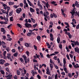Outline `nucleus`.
Listing matches in <instances>:
<instances>
[{"mask_svg":"<svg viewBox=\"0 0 79 79\" xmlns=\"http://www.w3.org/2000/svg\"><path fill=\"white\" fill-rule=\"evenodd\" d=\"M57 77H58V74H56L55 76V79H57L58 78Z\"/></svg>","mask_w":79,"mask_h":79,"instance_id":"46","label":"nucleus"},{"mask_svg":"<svg viewBox=\"0 0 79 79\" xmlns=\"http://www.w3.org/2000/svg\"><path fill=\"white\" fill-rule=\"evenodd\" d=\"M50 64V68H52H52H53V64Z\"/></svg>","mask_w":79,"mask_h":79,"instance_id":"64","label":"nucleus"},{"mask_svg":"<svg viewBox=\"0 0 79 79\" xmlns=\"http://www.w3.org/2000/svg\"><path fill=\"white\" fill-rule=\"evenodd\" d=\"M13 17L12 16L10 18V21H13Z\"/></svg>","mask_w":79,"mask_h":79,"instance_id":"29","label":"nucleus"},{"mask_svg":"<svg viewBox=\"0 0 79 79\" xmlns=\"http://www.w3.org/2000/svg\"><path fill=\"white\" fill-rule=\"evenodd\" d=\"M19 5L20 6L23 7V3H20Z\"/></svg>","mask_w":79,"mask_h":79,"instance_id":"60","label":"nucleus"},{"mask_svg":"<svg viewBox=\"0 0 79 79\" xmlns=\"http://www.w3.org/2000/svg\"><path fill=\"white\" fill-rule=\"evenodd\" d=\"M50 63L51 64L53 63V64H54V63L53 62V61L51 59H50Z\"/></svg>","mask_w":79,"mask_h":79,"instance_id":"58","label":"nucleus"},{"mask_svg":"<svg viewBox=\"0 0 79 79\" xmlns=\"http://www.w3.org/2000/svg\"><path fill=\"white\" fill-rule=\"evenodd\" d=\"M76 5H77V4H76V3H75V4H73V6H73V8H75V6H76Z\"/></svg>","mask_w":79,"mask_h":79,"instance_id":"48","label":"nucleus"},{"mask_svg":"<svg viewBox=\"0 0 79 79\" xmlns=\"http://www.w3.org/2000/svg\"><path fill=\"white\" fill-rule=\"evenodd\" d=\"M13 7L15 9L18 8V6L16 5H15Z\"/></svg>","mask_w":79,"mask_h":79,"instance_id":"56","label":"nucleus"},{"mask_svg":"<svg viewBox=\"0 0 79 79\" xmlns=\"http://www.w3.org/2000/svg\"><path fill=\"white\" fill-rule=\"evenodd\" d=\"M23 50H24L23 48H21L20 49V52H23Z\"/></svg>","mask_w":79,"mask_h":79,"instance_id":"45","label":"nucleus"},{"mask_svg":"<svg viewBox=\"0 0 79 79\" xmlns=\"http://www.w3.org/2000/svg\"><path fill=\"white\" fill-rule=\"evenodd\" d=\"M66 35H68L69 38L71 39L72 38V35H71V33L69 32H68L67 33L65 34Z\"/></svg>","mask_w":79,"mask_h":79,"instance_id":"8","label":"nucleus"},{"mask_svg":"<svg viewBox=\"0 0 79 79\" xmlns=\"http://www.w3.org/2000/svg\"><path fill=\"white\" fill-rule=\"evenodd\" d=\"M29 31L30 32V33H31V35H32V34H34V32L32 31V30H29Z\"/></svg>","mask_w":79,"mask_h":79,"instance_id":"33","label":"nucleus"},{"mask_svg":"<svg viewBox=\"0 0 79 79\" xmlns=\"http://www.w3.org/2000/svg\"><path fill=\"white\" fill-rule=\"evenodd\" d=\"M0 23L1 24H8V23L6 22H3L1 21L0 22Z\"/></svg>","mask_w":79,"mask_h":79,"instance_id":"12","label":"nucleus"},{"mask_svg":"<svg viewBox=\"0 0 79 79\" xmlns=\"http://www.w3.org/2000/svg\"><path fill=\"white\" fill-rule=\"evenodd\" d=\"M50 37H53V34H52V33H50Z\"/></svg>","mask_w":79,"mask_h":79,"instance_id":"59","label":"nucleus"},{"mask_svg":"<svg viewBox=\"0 0 79 79\" xmlns=\"http://www.w3.org/2000/svg\"><path fill=\"white\" fill-rule=\"evenodd\" d=\"M63 63L64 64H66V60H65V59L64 58Z\"/></svg>","mask_w":79,"mask_h":79,"instance_id":"30","label":"nucleus"},{"mask_svg":"<svg viewBox=\"0 0 79 79\" xmlns=\"http://www.w3.org/2000/svg\"><path fill=\"white\" fill-rule=\"evenodd\" d=\"M31 73L33 75V76H34V75H35V71H34V70H32Z\"/></svg>","mask_w":79,"mask_h":79,"instance_id":"19","label":"nucleus"},{"mask_svg":"<svg viewBox=\"0 0 79 79\" xmlns=\"http://www.w3.org/2000/svg\"><path fill=\"white\" fill-rule=\"evenodd\" d=\"M22 15L23 18L26 17V14L25 13L23 14Z\"/></svg>","mask_w":79,"mask_h":79,"instance_id":"51","label":"nucleus"},{"mask_svg":"<svg viewBox=\"0 0 79 79\" xmlns=\"http://www.w3.org/2000/svg\"><path fill=\"white\" fill-rule=\"evenodd\" d=\"M72 21L73 22V23H74L75 24H76L77 23L76 22V20L74 19H73L72 20Z\"/></svg>","mask_w":79,"mask_h":79,"instance_id":"38","label":"nucleus"},{"mask_svg":"<svg viewBox=\"0 0 79 79\" xmlns=\"http://www.w3.org/2000/svg\"><path fill=\"white\" fill-rule=\"evenodd\" d=\"M6 71L8 72V73H10V71L9 70V68H8V67H6Z\"/></svg>","mask_w":79,"mask_h":79,"instance_id":"18","label":"nucleus"},{"mask_svg":"<svg viewBox=\"0 0 79 79\" xmlns=\"http://www.w3.org/2000/svg\"><path fill=\"white\" fill-rule=\"evenodd\" d=\"M3 6H4V8L5 10H6V9H7V11L9 10V11H10V7L8 6H7V5H6V4H4L2 5Z\"/></svg>","mask_w":79,"mask_h":79,"instance_id":"1","label":"nucleus"},{"mask_svg":"<svg viewBox=\"0 0 79 79\" xmlns=\"http://www.w3.org/2000/svg\"><path fill=\"white\" fill-rule=\"evenodd\" d=\"M1 31L3 32V34H5V30L4 29V28H1Z\"/></svg>","mask_w":79,"mask_h":79,"instance_id":"10","label":"nucleus"},{"mask_svg":"<svg viewBox=\"0 0 79 79\" xmlns=\"http://www.w3.org/2000/svg\"><path fill=\"white\" fill-rule=\"evenodd\" d=\"M24 25L26 27H27V28H29V27H32V26L30 23H25Z\"/></svg>","mask_w":79,"mask_h":79,"instance_id":"2","label":"nucleus"},{"mask_svg":"<svg viewBox=\"0 0 79 79\" xmlns=\"http://www.w3.org/2000/svg\"><path fill=\"white\" fill-rule=\"evenodd\" d=\"M2 37L3 38V39H4V40H5V39H6V36H4V35H2Z\"/></svg>","mask_w":79,"mask_h":79,"instance_id":"57","label":"nucleus"},{"mask_svg":"<svg viewBox=\"0 0 79 79\" xmlns=\"http://www.w3.org/2000/svg\"><path fill=\"white\" fill-rule=\"evenodd\" d=\"M6 50L7 51V52H9V51L10 50V48L9 47H7L6 49Z\"/></svg>","mask_w":79,"mask_h":79,"instance_id":"20","label":"nucleus"},{"mask_svg":"<svg viewBox=\"0 0 79 79\" xmlns=\"http://www.w3.org/2000/svg\"><path fill=\"white\" fill-rule=\"evenodd\" d=\"M74 44H75V45H77L78 46L79 45V42H78V41H77L76 42H75Z\"/></svg>","mask_w":79,"mask_h":79,"instance_id":"26","label":"nucleus"},{"mask_svg":"<svg viewBox=\"0 0 79 79\" xmlns=\"http://www.w3.org/2000/svg\"><path fill=\"white\" fill-rule=\"evenodd\" d=\"M12 52L13 53H15V52H16V50L15 49H13L12 50Z\"/></svg>","mask_w":79,"mask_h":79,"instance_id":"50","label":"nucleus"},{"mask_svg":"<svg viewBox=\"0 0 79 79\" xmlns=\"http://www.w3.org/2000/svg\"><path fill=\"white\" fill-rule=\"evenodd\" d=\"M61 11H62V13H63V15H65V14L64 13V12L63 10V9H62V8L61 9Z\"/></svg>","mask_w":79,"mask_h":79,"instance_id":"42","label":"nucleus"},{"mask_svg":"<svg viewBox=\"0 0 79 79\" xmlns=\"http://www.w3.org/2000/svg\"><path fill=\"white\" fill-rule=\"evenodd\" d=\"M74 50L75 52H77V53H79V48L78 47H77L76 48H75Z\"/></svg>","mask_w":79,"mask_h":79,"instance_id":"7","label":"nucleus"},{"mask_svg":"<svg viewBox=\"0 0 79 79\" xmlns=\"http://www.w3.org/2000/svg\"><path fill=\"white\" fill-rule=\"evenodd\" d=\"M17 75H20L21 74V73L20 71H19V70H17Z\"/></svg>","mask_w":79,"mask_h":79,"instance_id":"17","label":"nucleus"},{"mask_svg":"<svg viewBox=\"0 0 79 79\" xmlns=\"http://www.w3.org/2000/svg\"><path fill=\"white\" fill-rule=\"evenodd\" d=\"M66 57L67 58V59H68V60H69V55L68 54H67L66 55Z\"/></svg>","mask_w":79,"mask_h":79,"instance_id":"47","label":"nucleus"},{"mask_svg":"<svg viewBox=\"0 0 79 79\" xmlns=\"http://www.w3.org/2000/svg\"><path fill=\"white\" fill-rule=\"evenodd\" d=\"M19 60L21 63H24V60L22 58H20Z\"/></svg>","mask_w":79,"mask_h":79,"instance_id":"28","label":"nucleus"},{"mask_svg":"<svg viewBox=\"0 0 79 79\" xmlns=\"http://www.w3.org/2000/svg\"><path fill=\"white\" fill-rule=\"evenodd\" d=\"M65 48L67 50V52H69V48H68V47H66Z\"/></svg>","mask_w":79,"mask_h":79,"instance_id":"39","label":"nucleus"},{"mask_svg":"<svg viewBox=\"0 0 79 79\" xmlns=\"http://www.w3.org/2000/svg\"><path fill=\"white\" fill-rule=\"evenodd\" d=\"M0 72L3 75H4V74H5V71H4V70H0Z\"/></svg>","mask_w":79,"mask_h":79,"instance_id":"16","label":"nucleus"},{"mask_svg":"<svg viewBox=\"0 0 79 79\" xmlns=\"http://www.w3.org/2000/svg\"><path fill=\"white\" fill-rule=\"evenodd\" d=\"M19 40L21 41V42H22V41L23 40V38H21Z\"/></svg>","mask_w":79,"mask_h":79,"instance_id":"61","label":"nucleus"},{"mask_svg":"<svg viewBox=\"0 0 79 79\" xmlns=\"http://www.w3.org/2000/svg\"><path fill=\"white\" fill-rule=\"evenodd\" d=\"M26 53L27 56H29V54H30V52H29V51H27L26 52Z\"/></svg>","mask_w":79,"mask_h":79,"instance_id":"21","label":"nucleus"},{"mask_svg":"<svg viewBox=\"0 0 79 79\" xmlns=\"http://www.w3.org/2000/svg\"><path fill=\"white\" fill-rule=\"evenodd\" d=\"M63 31H64L65 32V34H67L68 33V32H67L68 31H70V30L69 29V28H67V29L65 28L64 29Z\"/></svg>","mask_w":79,"mask_h":79,"instance_id":"6","label":"nucleus"},{"mask_svg":"<svg viewBox=\"0 0 79 79\" xmlns=\"http://www.w3.org/2000/svg\"><path fill=\"white\" fill-rule=\"evenodd\" d=\"M2 45H6V44H5V43L4 42V41H2V42H0V45H2Z\"/></svg>","mask_w":79,"mask_h":79,"instance_id":"24","label":"nucleus"},{"mask_svg":"<svg viewBox=\"0 0 79 79\" xmlns=\"http://www.w3.org/2000/svg\"><path fill=\"white\" fill-rule=\"evenodd\" d=\"M37 26V24L36 23L34 25H33V26L34 27V28H35Z\"/></svg>","mask_w":79,"mask_h":79,"instance_id":"35","label":"nucleus"},{"mask_svg":"<svg viewBox=\"0 0 79 79\" xmlns=\"http://www.w3.org/2000/svg\"><path fill=\"white\" fill-rule=\"evenodd\" d=\"M5 66H8L9 65H10V64L9 63H6V64H4Z\"/></svg>","mask_w":79,"mask_h":79,"instance_id":"37","label":"nucleus"},{"mask_svg":"<svg viewBox=\"0 0 79 79\" xmlns=\"http://www.w3.org/2000/svg\"><path fill=\"white\" fill-rule=\"evenodd\" d=\"M16 12L18 14L20 13V12L22 11V9L21 8L17 9L16 10Z\"/></svg>","mask_w":79,"mask_h":79,"instance_id":"3","label":"nucleus"},{"mask_svg":"<svg viewBox=\"0 0 79 79\" xmlns=\"http://www.w3.org/2000/svg\"><path fill=\"white\" fill-rule=\"evenodd\" d=\"M53 16H54V15H53V14H51L50 17L51 18H53Z\"/></svg>","mask_w":79,"mask_h":79,"instance_id":"49","label":"nucleus"},{"mask_svg":"<svg viewBox=\"0 0 79 79\" xmlns=\"http://www.w3.org/2000/svg\"><path fill=\"white\" fill-rule=\"evenodd\" d=\"M13 13V11H12L11 12L9 13V16H12V14Z\"/></svg>","mask_w":79,"mask_h":79,"instance_id":"25","label":"nucleus"},{"mask_svg":"<svg viewBox=\"0 0 79 79\" xmlns=\"http://www.w3.org/2000/svg\"><path fill=\"white\" fill-rule=\"evenodd\" d=\"M17 25L18 26V27H20V28H21V27H22V26H21V25L19 23H17Z\"/></svg>","mask_w":79,"mask_h":79,"instance_id":"32","label":"nucleus"},{"mask_svg":"<svg viewBox=\"0 0 79 79\" xmlns=\"http://www.w3.org/2000/svg\"><path fill=\"white\" fill-rule=\"evenodd\" d=\"M59 35L58 36V37L57 38V43L58 44H60V37H61V35L60 34H59Z\"/></svg>","mask_w":79,"mask_h":79,"instance_id":"5","label":"nucleus"},{"mask_svg":"<svg viewBox=\"0 0 79 79\" xmlns=\"http://www.w3.org/2000/svg\"><path fill=\"white\" fill-rule=\"evenodd\" d=\"M70 57L71 58V59H72L73 58V56L71 54H70L69 55Z\"/></svg>","mask_w":79,"mask_h":79,"instance_id":"55","label":"nucleus"},{"mask_svg":"<svg viewBox=\"0 0 79 79\" xmlns=\"http://www.w3.org/2000/svg\"><path fill=\"white\" fill-rule=\"evenodd\" d=\"M33 62H36V63H37L38 62L37 60L35 59H33Z\"/></svg>","mask_w":79,"mask_h":79,"instance_id":"53","label":"nucleus"},{"mask_svg":"<svg viewBox=\"0 0 79 79\" xmlns=\"http://www.w3.org/2000/svg\"><path fill=\"white\" fill-rule=\"evenodd\" d=\"M30 10L31 12H34V11H35L34 9L33 8H32L31 7H30Z\"/></svg>","mask_w":79,"mask_h":79,"instance_id":"14","label":"nucleus"},{"mask_svg":"<svg viewBox=\"0 0 79 79\" xmlns=\"http://www.w3.org/2000/svg\"><path fill=\"white\" fill-rule=\"evenodd\" d=\"M53 15L54 18H57V16L56 14H55L54 13H53Z\"/></svg>","mask_w":79,"mask_h":79,"instance_id":"43","label":"nucleus"},{"mask_svg":"<svg viewBox=\"0 0 79 79\" xmlns=\"http://www.w3.org/2000/svg\"><path fill=\"white\" fill-rule=\"evenodd\" d=\"M27 36H29V37H30V36H31V32L28 33L27 34Z\"/></svg>","mask_w":79,"mask_h":79,"instance_id":"34","label":"nucleus"},{"mask_svg":"<svg viewBox=\"0 0 79 79\" xmlns=\"http://www.w3.org/2000/svg\"><path fill=\"white\" fill-rule=\"evenodd\" d=\"M37 77L39 79H41V77H40V75H37Z\"/></svg>","mask_w":79,"mask_h":79,"instance_id":"44","label":"nucleus"},{"mask_svg":"<svg viewBox=\"0 0 79 79\" xmlns=\"http://www.w3.org/2000/svg\"><path fill=\"white\" fill-rule=\"evenodd\" d=\"M4 19L6 21H7V22H8V18L6 17V18L5 17H4Z\"/></svg>","mask_w":79,"mask_h":79,"instance_id":"23","label":"nucleus"},{"mask_svg":"<svg viewBox=\"0 0 79 79\" xmlns=\"http://www.w3.org/2000/svg\"><path fill=\"white\" fill-rule=\"evenodd\" d=\"M71 45H72V47H75V45H74V44L73 43H71Z\"/></svg>","mask_w":79,"mask_h":79,"instance_id":"62","label":"nucleus"},{"mask_svg":"<svg viewBox=\"0 0 79 79\" xmlns=\"http://www.w3.org/2000/svg\"><path fill=\"white\" fill-rule=\"evenodd\" d=\"M18 52H16V53H15L14 55L13 56H15V57H16L17 56H18Z\"/></svg>","mask_w":79,"mask_h":79,"instance_id":"13","label":"nucleus"},{"mask_svg":"<svg viewBox=\"0 0 79 79\" xmlns=\"http://www.w3.org/2000/svg\"><path fill=\"white\" fill-rule=\"evenodd\" d=\"M76 29H79V24H78V25L76 26Z\"/></svg>","mask_w":79,"mask_h":79,"instance_id":"63","label":"nucleus"},{"mask_svg":"<svg viewBox=\"0 0 79 79\" xmlns=\"http://www.w3.org/2000/svg\"><path fill=\"white\" fill-rule=\"evenodd\" d=\"M5 60L3 59H0V64H4Z\"/></svg>","mask_w":79,"mask_h":79,"instance_id":"9","label":"nucleus"},{"mask_svg":"<svg viewBox=\"0 0 79 79\" xmlns=\"http://www.w3.org/2000/svg\"><path fill=\"white\" fill-rule=\"evenodd\" d=\"M40 55L41 58H43L44 57V56L43 55V54L41 52H40Z\"/></svg>","mask_w":79,"mask_h":79,"instance_id":"36","label":"nucleus"},{"mask_svg":"<svg viewBox=\"0 0 79 79\" xmlns=\"http://www.w3.org/2000/svg\"><path fill=\"white\" fill-rule=\"evenodd\" d=\"M37 39L38 40V41H40V39H41V37L39 35L37 36L36 37Z\"/></svg>","mask_w":79,"mask_h":79,"instance_id":"11","label":"nucleus"},{"mask_svg":"<svg viewBox=\"0 0 79 79\" xmlns=\"http://www.w3.org/2000/svg\"><path fill=\"white\" fill-rule=\"evenodd\" d=\"M62 44H60L59 45V47L60 48V49H61V50H62Z\"/></svg>","mask_w":79,"mask_h":79,"instance_id":"31","label":"nucleus"},{"mask_svg":"<svg viewBox=\"0 0 79 79\" xmlns=\"http://www.w3.org/2000/svg\"><path fill=\"white\" fill-rule=\"evenodd\" d=\"M9 4L10 5H13L14 4V2H8Z\"/></svg>","mask_w":79,"mask_h":79,"instance_id":"27","label":"nucleus"},{"mask_svg":"<svg viewBox=\"0 0 79 79\" xmlns=\"http://www.w3.org/2000/svg\"><path fill=\"white\" fill-rule=\"evenodd\" d=\"M22 57L23 58V60L25 61V64H27V57H26V55H24Z\"/></svg>","mask_w":79,"mask_h":79,"instance_id":"4","label":"nucleus"},{"mask_svg":"<svg viewBox=\"0 0 79 79\" xmlns=\"http://www.w3.org/2000/svg\"><path fill=\"white\" fill-rule=\"evenodd\" d=\"M31 20L32 21V22L33 23H35V20L33 19V18H31Z\"/></svg>","mask_w":79,"mask_h":79,"instance_id":"22","label":"nucleus"},{"mask_svg":"<svg viewBox=\"0 0 79 79\" xmlns=\"http://www.w3.org/2000/svg\"><path fill=\"white\" fill-rule=\"evenodd\" d=\"M69 76V77H72V75L71 74V73H69L68 74Z\"/></svg>","mask_w":79,"mask_h":79,"instance_id":"54","label":"nucleus"},{"mask_svg":"<svg viewBox=\"0 0 79 79\" xmlns=\"http://www.w3.org/2000/svg\"><path fill=\"white\" fill-rule=\"evenodd\" d=\"M25 45L26 47H29V44L27 43H26L25 44Z\"/></svg>","mask_w":79,"mask_h":79,"instance_id":"15","label":"nucleus"},{"mask_svg":"<svg viewBox=\"0 0 79 79\" xmlns=\"http://www.w3.org/2000/svg\"><path fill=\"white\" fill-rule=\"evenodd\" d=\"M6 51H5L3 53V55L4 56H5L6 55Z\"/></svg>","mask_w":79,"mask_h":79,"instance_id":"41","label":"nucleus"},{"mask_svg":"<svg viewBox=\"0 0 79 79\" xmlns=\"http://www.w3.org/2000/svg\"><path fill=\"white\" fill-rule=\"evenodd\" d=\"M36 10L37 12H39V13L40 12V10L39 9V8H37V9L36 8Z\"/></svg>","mask_w":79,"mask_h":79,"instance_id":"52","label":"nucleus"},{"mask_svg":"<svg viewBox=\"0 0 79 79\" xmlns=\"http://www.w3.org/2000/svg\"><path fill=\"white\" fill-rule=\"evenodd\" d=\"M39 6L41 8H40V10H42V9L43 8V7L42 6V5H41L40 4V6Z\"/></svg>","mask_w":79,"mask_h":79,"instance_id":"40","label":"nucleus"}]
</instances>
